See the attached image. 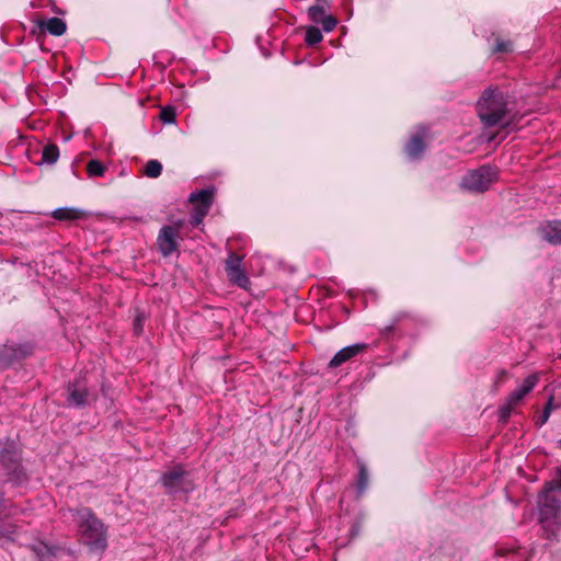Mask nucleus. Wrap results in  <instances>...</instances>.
<instances>
[{
	"label": "nucleus",
	"mask_w": 561,
	"mask_h": 561,
	"mask_svg": "<svg viewBox=\"0 0 561 561\" xmlns=\"http://www.w3.org/2000/svg\"><path fill=\"white\" fill-rule=\"evenodd\" d=\"M31 550L37 557L38 561H53L59 551V548L56 546H49L45 542H38L33 545Z\"/></svg>",
	"instance_id": "nucleus-16"
},
{
	"label": "nucleus",
	"mask_w": 561,
	"mask_h": 561,
	"mask_svg": "<svg viewBox=\"0 0 561 561\" xmlns=\"http://www.w3.org/2000/svg\"><path fill=\"white\" fill-rule=\"evenodd\" d=\"M214 188L207 187L199 191L192 192L188 201L192 203H199L198 211L201 217H205L213 204Z\"/></svg>",
	"instance_id": "nucleus-13"
},
{
	"label": "nucleus",
	"mask_w": 561,
	"mask_h": 561,
	"mask_svg": "<svg viewBox=\"0 0 561 561\" xmlns=\"http://www.w3.org/2000/svg\"><path fill=\"white\" fill-rule=\"evenodd\" d=\"M35 24L41 32H48L53 36H61L67 31V23L59 18L39 19Z\"/></svg>",
	"instance_id": "nucleus-12"
},
{
	"label": "nucleus",
	"mask_w": 561,
	"mask_h": 561,
	"mask_svg": "<svg viewBox=\"0 0 561 561\" xmlns=\"http://www.w3.org/2000/svg\"><path fill=\"white\" fill-rule=\"evenodd\" d=\"M320 23L324 32H331L336 26L337 20L333 15H325L321 19Z\"/></svg>",
	"instance_id": "nucleus-30"
},
{
	"label": "nucleus",
	"mask_w": 561,
	"mask_h": 561,
	"mask_svg": "<svg viewBox=\"0 0 561 561\" xmlns=\"http://www.w3.org/2000/svg\"><path fill=\"white\" fill-rule=\"evenodd\" d=\"M130 220L142 221V218L141 217H130Z\"/></svg>",
	"instance_id": "nucleus-36"
},
{
	"label": "nucleus",
	"mask_w": 561,
	"mask_h": 561,
	"mask_svg": "<svg viewBox=\"0 0 561 561\" xmlns=\"http://www.w3.org/2000/svg\"><path fill=\"white\" fill-rule=\"evenodd\" d=\"M508 95L497 87L486 88L477 102V113L484 127L502 125L508 127L514 124V116H510Z\"/></svg>",
	"instance_id": "nucleus-3"
},
{
	"label": "nucleus",
	"mask_w": 561,
	"mask_h": 561,
	"mask_svg": "<svg viewBox=\"0 0 561 561\" xmlns=\"http://www.w3.org/2000/svg\"><path fill=\"white\" fill-rule=\"evenodd\" d=\"M34 346L30 342L8 341L0 345V370L9 368L14 363L25 359L33 354Z\"/></svg>",
	"instance_id": "nucleus-7"
},
{
	"label": "nucleus",
	"mask_w": 561,
	"mask_h": 561,
	"mask_svg": "<svg viewBox=\"0 0 561 561\" xmlns=\"http://www.w3.org/2000/svg\"><path fill=\"white\" fill-rule=\"evenodd\" d=\"M68 407L81 409L90 404V391L85 376L79 375L67 385Z\"/></svg>",
	"instance_id": "nucleus-8"
},
{
	"label": "nucleus",
	"mask_w": 561,
	"mask_h": 561,
	"mask_svg": "<svg viewBox=\"0 0 561 561\" xmlns=\"http://www.w3.org/2000/svg\"><path fill=\"white\" fill-rule=\"evenodd\" d=\"M514 405L515 404H510V400L506 399L505 404L499 408V421L501 423H507Z\"/></svg>",
	"instance_id": "nucleus-29"
},
{
	"label": "nucleus",
	"mask_w": 561,
	"mask_h": 561,
	"mask_svg": "<svg viewBox=\"0 0 561 561\" xmlns=\"http://www.w3.org/2000/svg\"><path fill=\"white\" fill-rule=\"evenodd\" d=\"M144 321H145L144 313H138L134 320V332L136 335H140L142 333Z\"/></svg>",
	"instance_id": "nucleus-31"
},
{
	"label": "nucleus",
	"mask_w": 561,
	"mask_h": 561,
	"mask_svg": "<svg viewBox=\"0 0 561 561\" xmlns=\"http://www.w3.org/2000/svg\"><path fill=\"white\" fill-rule=\"evenodd\" d=\"M366 343H356L340 350L330 360L329 367L336 368L367 350Z\"/></svg>",
	"instance_id": "nucleus-10"
},
{
	"label": "nucleus",
	"mask_w": 561,
	"mask_h": 561,
	"mask_svg": "<svg viewBox=\"0 0 561 561\" xmlns=\"http://www.w3.org/2000/svg\"><path fill=\"white\" fill-rule=\"evenodd\" d=\"M506 375H507L506 370H504V369H503V370H501V371L499 373V375H497V378H496L495 385L501 383V382L504 380V378L506 377Z\"/></svg>",
	"instance_id": "nucleus-35"
},
{
	"label": "nucleus",
	"mask_w": 561,
	"mask_h": 561,
	"mask_svg": "<svg viewBox=\"0 0 561 561\" xmlns=\"http://www.w3.org/2000/svg\"><path fill=\"white\" fill-rule=\"evenodd\" d=\"M323 35L317 26H308L306 30L305 42L308 46H314L321 43Z\"/></svg>",
	"instance_id": "nucleus-23"
},
{
	"label": "nucleus",
	"mask_w": 561,
	"mask_h": 561,
	"mask_svg": "<svg viewBox=\"0 0 561 561\" xmlns=\"http://www.w3.org/2000/svg\"><path fill=\"white\" fill-rule=\"evenodd\" d=\"M77 525L80 542L92 552H103L107 548V527L88 506L69 508Z\"/></svg>",
	"instance_id": "nucleus-2"
},
{
	"label": "nucleus",
	"mask_w": 561,
	"mask_h": 561,
	"mask_svg": "<svg viewBox=\"0 0 561 561\" xmlns=\"http://www.w3.org/2000/svg\"><path fill=\"white\" fill-rule=\"evenodd\" d=\"M541 237L552 245L561 244V220L547 221L540 229Z\"/></svg>",
	"instance_id": "nucleus-14"
},
{
	"label": "nucleus",
	"mask_w": 561,
	"mask_h": 561,
	"mask_svg": "<svg viewBox=\"0 0 561 561\" xmlns=\"http://www.w3.org/2000/svg\"><path fill=\"white\" fill-rule=\"evenodd\" d=\"M557 445L561 449V438L557 442Z\"/></svg>",
	"instance_id": "nucleus-37"
},
{
	"label": "nucleus",
	"mask_w": 561,
	"mask_h": 561,
	"mask_svg": "<svg viewBox=\"0 0 561 561\" xmlns=\"http://www.w3.org/2000/svg\"><path fill=\"white\" fill-rule=\"evenodd\" d=\"M327 0H316V3L308 9V16L313 23H320L324 18Z\"/></svg>",
	"instance_id": "nucleus-21"
},
{
	"label": "nucleus",
	"mask_w": 561,
	"mask_h": 561,
	"mask_svg": "<svg viewBox=\"0 0 561 561\" xmlns=\"http://www.w3.org/2000/svg\"><path fill=\"white\" fill-rule=\"evenodd\" d=\"M59 158V148L55 144H48L43 148L42 161L39 164H55Z\"/></svg>",
	"instance_id": "nucleus-20"
},
{
	"label": "nucleus",
	"mask_w": 561,
	"mask_h": 561,
	"mask_svg": "<svg viewBox=\"0 0 561 561\" xmlns=\"http://www.w3.org/2000/svg\"><path fill=\"white\" fill-rule=\"evenodd\" d=\"M558 480L545 483L538 495V523L543 537L550 541L558 540L561 530V468H558Z\"/></svg>",
	"instance_id": "nucleus-1"
},
{
	"label": "nucleus",
	"mask_w": 561,
	"mask_h": 561,
	"mask_svg": "<svg viewBox=\"0 0 561 561\" xmlns=\"http://www.w3.org/2000/svg\"><path fill=\"white\" fill-rule=\"evenodd\" d=\"M105 170H106L105 165L96 159L91 160L87 165V172H88L89 176H91V178L103 176Z\"/></svg>",
	"instance_id": "nucleus-26"
},
{
	"label": "nucleus",
	"mask_w": 561,
	"mask_h": 561,
	"mask_svg": "<svg viewBox=\"0 0 561 561\" xmlns=\"http://www.w3.org/2000/svg\"><path fill=\"white\" fill-rule=\"evenodd\" d=\"M409 317H410V313L404 312V311L396 313L392 322L382 329L381 335L385 339H388L389 335L394 331L397 323H399L400 321H402L403 319L409 318Z\"/></svg>",
	"instance_id": "nucleus-25"
},
{
	"label": "nucleus",
	"mask_w": 561,
	"mask_h": 561,
	"mask_svg": "<svg viewBox=\"0 0 561 561\" xmlns=\"http://www.w3.org/2000/svg\"><path fill=\"white\" fill-rule=\"evenodd\" d=\"M0 469L5 477L3 484L21 488L30 481L27 470L22 463V450L12 439L0 440Z\"/></svg>",
	"instance_id": "nucleus-4"
},
{
	"label": "nucleus",
	"mask_w": 561,
	"mask_h": 561,
	"mask_svg": "<svg viewBox=\"0 0 561 561\" xmlns=\"http://www.w3.org/2000/svg\"><path fill=\"white\" fill-rule=\"evenodd\" d=\"M203 218L204 217H201V211H198V207H197L195 214L192 217L191 222H192V225L197 226L198 224L202 222Z\"/></svg>",
	"instance_id": "nucleus-34"
},
{
	"label": "nucleus",
	"mask_w": 561,
	"mask_h": 561,
	"mask_svg": "<svg viewBox=\"0 0 561 561\" xmlns=\"http://www.w3.org/2000/svg\"><path fill=\"white\" fill-rule=\"evenodd\" d=\"M53 217L56 220H77L83 217L84 213L77 208L71 207H60L53 211Z\"/></svg>",
	"instance_id": "nucleus-19"
},
{
	"label": "nucleus",
	"mask_w": 561,
	"mask_h": 561,
	"mask_svg": "<svg viewBox=\"0 0 561 561\" xmlns=\"http://www.w3.org/2000/svg\"><path fill=\"white\" fill-rule=\"evenodd\" d=\"M554 409H556L554 398H553V396H550L547 403L545 404L541 415L535 421L536 426L537 427L543 426L548 422V420L551 415V412Z\"/></svg>",
	"instance_id": "nucleus-22"
},
{
	"label": "nucleus",
	"mask_w": 561,
	"mask_h": 561,
	"mask_svg": "<svg viewBox=\"0 0 561 561\" xmlns=\"http://www.w3.org/2000/svg\"><path fill=\"white\" fill-rule=\"evenodd\" d=\"M538 381V374L529 375L519 387H517L514 391L510 393V396L507 397V400H510V404L519 403L529 392L533 391Z\"/></svg>",
	"instance_id": "nucleus-11"
},
{
	"label": "nucleus",
	"mask_w": 561,
	"mask_h": 561,
	"mask_svg": "<svg viewBox=\"0 0 561 561\" xmlns=\"http://www.w3.org/2000/svg\"><path fill=\"white\" fill-rule=\"evenodd\" d=\"M426 145L424 136L420 133L414 134L404 147L407 156L412 160H419L422 158L425 151Z\"/></svg>",
	"instance_id": "nucleus-15"
},
{
	"label": "nucleus",
	"mask_w": 561,
	"mask_h": 561,
	"mask_svg": "<svg viewBox=\"0 0 561 561\" xmlns=\"http://www.w3.org/2000/svg\"><path fill=\"white\" fill-rule=\"evenodd\" d=\"M496 174L493 167L484 164L468 171L461 179L460 187L471 193H484L496 181Z\"/></svg>",
	"instance_id": "nucleus-6"
},
{
	"label": "nucleus",
	"mask_w": 561,
	"mask_h": 561,
	"mask_svg": "<svg viewBox=\"0 0 561 561\" xmlns=\"http://www.w3.org/2000/svg\"><path fill=\"white\" fill-rule=\"evenodd\" d=\"M160 484L164 488L165 494L175 496L180 493L188 494L195 490V484L191 479V473L182 465H175L164 471L160 479Z\"/></svg>",
	"instance_id": "nucleus-5"
},
{
	"label": "nucleus",
	"mask_w": 561,
	"mask_h": 561,
	"mask_svg": "<svg viewBox=\"0 0 561 561\" xmlns=\"http://www.w3.org/2000/svg\"><path fill=\"white\" fill-rule=\"evenodd\" d=\"M513 50V43L511 41H504L497 38L493 47V53L507 54Z\"/></svg>",
	"instance_id": "nucleus-27"
},
{
	"label": "nucleus",
	"mask_w": 561,
	"mask_h": 561,
	"mask_svg": "<svg viewBox=\"0 0 561 561\" xmlns=\"http://www.w3.org/2000/svg\"><path fill=\"white\" fill-rule=\"evenodd\" d=\"M360 530H362V524L360 522H354L351 526V529H350V537L351 539H354L356 538L357 536H359L360 534Z\"/></svg>",
	"instance_id": "nucleus-33"
},
{
	"label": "nucleus",
	"mask_w": 561,
	"mask_h": 561,
	"mask_svg": "<svg viewBox=\"0 0 561 561\" xmlns=\"http://www.w3.org/2000/svg\"><path fill=\"white\" fill-rule=\"evenodd\" d=\"M358 473L355 481V490L357 497L363 496L368 488L369 473L366 465L363 461H357Z\"/></svg>",
	"instance_id": "nucleus-17"
},
{
	"label": "nucleus",
	"mask_w": 561,
	"mask_h": 561,
	"mask_svg": "<svg viewBox=\"0 0 561 561\" xmlns=\"http://www.w3.org/2000/svg\"><path fill=\"white\" fill-rule=\"evenodd\" d=\"M162 169L163 167L160 161L151 159L146 163L144 173L150 179H156L161 175Z\"/></svg>",
	"instance_id": "nucleus-24"
},
{
	"label": "nucleus",
	"mask_w": 561,
	"mask_h": 561,
	"mask_svg": "<svg viewBox=\"0 0 561 561\" xmlns=\"http://www.w3.org/2000/svg\"><path fill=\"white\" fill-rule=\"evenodd\" d=\"M228 278L238 287L245 289L250 285V279L241 267H226Z\"/></svg>",
	"instance_id": "nucleus-18"
},
{
	"label": "nucleus",
	"mask_w": 561,
	"mask_h": 561,
	"mask_svg": "<svg viewBox=\"0 0 561 561\" xmlns=\"http://www.w3.org/2000/svg\"><path fill=\"white\" fill-rule=\"evenodd\" d=\"M184 220H178L174 225L162 226L158 237L157 245L162 256L168 257L179 248V231L183 227Z\"/></svg>",
	"instance_id": "nucleus-9"
},
{
	"label": "nucleus",
	"mask_w": 561,
	"mask_h": 561,
	"mask_svg": "<svg viewBox=\"0 0 561 561\" xmlns=\"http://www.w3.org/2000/svg\"><path fill=\"white\" fill-rule=\"evenodd\" d=\"M241 261H242L241 256H239L234 253H230L226 261V267H230V266L241 267Z\"/></svg>",
	"instance_id": "nucleus-32"
},
{
	"label": "nucleus",
	"mask_w": 561,
	"mask_h": 561,
	"mask_svg": "<svg viewBox=\"0 0 561 561\" xmlns=\"http://www.w3.org/2000/svg\"><path fill=\"white\" fill-rule=\"evenodd\" d=\"M160 119L164 124L174 123L176 119V112H175L174 107H172V106L163 107L160 112Z\"/></svg>",
	"instance_id": "nucleus-28"
}]
</instances>
